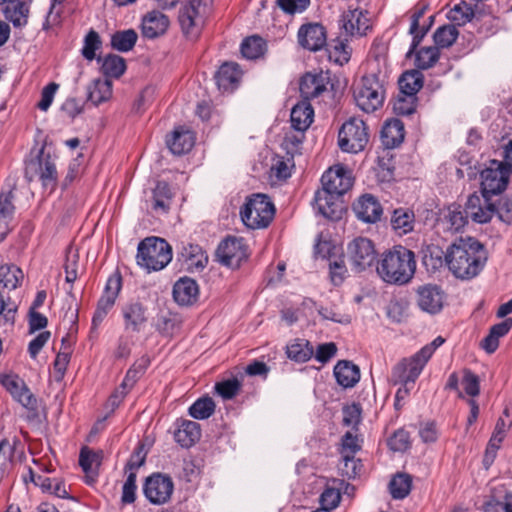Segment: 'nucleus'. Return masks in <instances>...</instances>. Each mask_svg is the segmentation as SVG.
Segmentation results:
<instances>
[{
	"instance_id": "nucleus-1",
	"label": "nucleus",
	"mask_w": 512,
	"mask_h": 512,
	"mask_svg": "<svg viewBox=\"0 0 512 512\" xmlns=\"http://www.w3.org/2000/svg\"><path fill=\"white\" fill-rule=\"evenodd\" d=\"M445 260L454 276L460 279H471L484 268L487 253L484 246L476 239H460L448 249Z\"/></svg>"
},
{
	"instance_id": "nucleus-2",
	"label": "nucleus",
	"mask_w": 512,
	"mask_h": 512,
	"mask_svg": "<svg viewBox=\"0 0 512 512\" xmlns=\"http://www.w3.org/2000/svg\"><path fill=\"white\" fill-rule=\"evenodd\" d=\"M388 77V67L384 61L375 59L369 63V71L354 88V99L361 110L371 113L383 105Z\"/></svg>"
},
{
	"instance_id": "nucleus-3",
	"label": "nucleus",
	"mask_w": 512,
	"mask_h": 512,
	"mask_svg": "<svg viewBox=\"0 0 512 512\" xmlns=\"http://www.w3.org/2000/svg\"><path fill=\"white\" fill-rule=\"evenodd\" d=\"M376 270L385 283L405 285L411 281L415 274V255L404 246H394L381 255Z\"/></svg>"
},
{
	"instance_id": "nucleus-4",
	"label": "nucleus",
	"mask_w": 512,
	"mask_h": 512,
	"mask_svg": "<svg viewBox=\"0 0 512 512\" xmlns=\"http://www.w3.org/2000/svg\"><path fill=\"white\" fill-rule=\"evenodd\" d=\"M172 247L163 238L147 237L138 244L136 262L146 272L164 269L172 260Z\"/></svg>"
},
{
	"instance_id": "nucleus-5",
	"label": "nucleus",
	"mask_w": 512,
	"mask_h": 512,
	"mask_svg": "<svg viewBox=\"0 0 512 512\" xmlns=\"http://www.w3.org/2000/svg\"><path fill=\"white\" fill-rule=\"evenodd\" d=\"M275 215V206L265 194H252L240 209L243 224L249 229H264Z\"/></svg>"
},
{
	"instance_id": "nucleus-6",
	"label": "nucleus",
	"mask_w": 512,
	"mask_h": 512,
	"mask_svg": "<svg viewBox=\"0 0 512 512\" xmlns=\"http://www.w3.org/2000/svg\"><path fill=\"white\" fill-rule=\"evenodd\" d=\"M369 141L366 123L352 117L341 126L338 133V145L343 152L359 153L364 150Z\"/></svg>"
},
{
	"instance_id": "nucleus-7",
	"label": "nucleus",
	"mask_w": 512,
	"mask_h": 512,
	"mask_svg": "<svg viewBox=\"0 0 512 512\" xmlns=\"http://www.w3.org/2000/svg\"><path fill=\"white\" fill-rule=\"evenodd\" d=\"M206 0H187L179 12V24L186 38L196 39L204 26Z\"/></svg>"
},
{
	"instance_id": "nucleus-8",
	"label": "nucleus",
	"mask_w": 512,
	"mask_h": 512,
	"mask_svg": "<svg viewBox=\"0 0 512 512\" xmlns=\"http://www.w3.org/2000/svg\"><path fill=\"white\" fill-rule=\"evenodd\" d=\"M34 175H38L44 190L52 193L58 182V173L54 160L49 154L44 153L42 148L35 160L31 161L26 167V177L33 181Z\"/></svg>"
},
{
	"instance_id": "nucleus-9",
	"label": "nucleus",
	"mask_w": 512,
	"mask_h": 512,
	"mask_svg": "<svg viewBox=\"0 0 512 512\" xmlns=\"http://www.w3.org/2000/svg\"><path fill=\"white\" fill-rule=\"evenodd\" d=\"M123 279L121 273L115 270L107 279L103 293L99 298L96 310L92 317V328L96 329L113 308L122 289Z\"/></svg>"
},
{
	"instance_id": "nucleus-10",
	"label": "nucleus",
	"mask_w": 512,
	"mask_h": 512,
	"mask_svg": "<svg viewBox=\"0 0 512 512\" xmlns=\"http://www.w3.org/2000/svg\"><path fill=\"white\" fill-rule=\"evenodd\" d=\"M347 257L351 268L362 272L373 265L376 259L375 246L368 238H355L347 246Z\"/></svg>"
},
{
	"instance_id": "nucleus-11",
	"label": "nucleus",
	"mask_w": 512,
	"mask_h": 512,
	"mask_svg": "<svg viewBox=\"0 0 512 512\" xmlns=\"http://www.w3.org/2000/svg\"><path fill=\"white\" fill-rule=\"evenodd\" d=\"M174 491V483L170 476L153 473L146 478L143 492L147 500L154 505L166 504Z\"/></svg>"
},
{
	"instance_id": "nucleus-12",
	"label": "nucleus",
	"mask_w": 512,
	"mask_h": 512,
	"mask_svg": "<svg viewBox=\"0 0 512 512\" xmlns=\"http://www.w3.org/2000/svg\"><path fill=\"white\" fill-rule=\"evenodd\" d=\"M508 183V169L504 163L491 160L481 172V188L485 195H495L505 190Z\"/></svg>"
},
{
	"instance_id": "nucleus-13",
	"label": "nucleus",
	"mask_w": 512,
	"mask_h": 512,
	"mask_svg": "<svg viewBox=\"0 0 512 512\" xmlns=\"http://www.w3.org/2000/svg\"><path fill=\"white\" fill-rule=\"evenodd\" d=\"M322 191L343 195L353 185V178L349 170L341 165L329 168L321 178Z\"/></svg>"
},
{
	"instance_id": "nucleus-14",
	"label": "nucleus",
	"mask_w": 512,
	"mask_h": 512,
	"mask_svg": "<svg viewBox=\"0 0 512 512\" xmlns=\"http://www.w3.org/2000/svg\"><path fill=\"white\" fill-rule=\"evenodd\" d=\"M444 302L445 293L435 284H425L416 290V303L423 312L437 314L443 309Z\"/></svg>"
},
{
	"instance_id": "nucleus-15",
	"label": "nucleus",
	"mask_w": 512,
	"mask_h": 512,
	"mask_svg": "<svg viewBox=\"0 0 512 512\" xmlns=\"http://www.w3.org/2000/svg\"><path fill=\"white\" fill-rule=\"evenodd\" d=\"M217 257L221 264L238 268L242 261L247 258V252L242 239L228 237L223 240L217 248Z\"/></svg>"
},
{
	"instance_id": "nucleus-16",
	"label": "nucleus",
	"mask_w": 512,
	"mask_h": 512,
	"mask_svg": "<svg viewBox=\"0 0 512 512\" xmlns=\"http://www.w3.org/2000/svg\"><path fill=\"white\" fill-rule=\"evenodd\" d=\"M297 38L299 45L304 49L319 51L326 45V29L317 22L305 23L300 26Z\"/></svg>"
},
{
	"instance_id": "nucleus-17",
	"label": "nucleus",
	"mask_w": 512,
	"mask_h": 512,
	"mask_svg": "<svg viewBox=\"0 0 512 512\" xmlns=\"http://www.w3.org/2000/svg\"><path fill=\"white\" fill-rule=\"evenodd\" d=\"M2 384L23 407L33 412L37 411V399L22 378L17 375H6Z\"/></svg>"
},
{
	"instance_id": "nucleus-18",
	"label": "nucleus",
	"mask_w": 512,
	"mask_h": 512,
	"mask_svg": "<svg viewBox=\"0 0 512 512\" xmlns=\"http://www.w3.org/2000/svg\"><path fill=\"white\" fill-rule=\"evenodd\" d=\"M15 181L8 180L0 193V242H2L11 230V222L14 217L15 206L13 204Z\"/></svg>"
},
{
	"instance_id": "nucleus-19",
	"label": "nucleus",
	"mask_w": 512,
	"mask_h": 512,
	"mask_svg": "<svg viewBox=\"0 0 512 512\" xmlns=\"http://www.w3.org/2000/svg\"><path fill=\"white\" fill-rule=\"evenodd\" d=\"M361 448L359 439L352 432L348 431L342 437L341 455L344 462L343 473L349 477H356L359 473L360 463L355 459V454Z\"/></svg>"
},
{
	"instance_id": "nucleus-20",
	"label": "nucleus",
	"mask_w": 512,
	"mask_h": 512,
	"mask_svg": "<svg viewBox=\"0 0 512 512\" xmlns=\"http://www.w3.org/2000/svg\"><path fill=\"white\" fill-rule=\"evenodd\" d=\"M489 195H470L465 206V212L474 222L487 223L496 212V208L489 200Z\"/></svg>"
},
{
	"instance_id": "nucleus-21",
	"label": "nucleus",
	"mask_w": 512,
	"mask_h": 512,
	"mask_svg": "<svg viewBox=\"0 0 512 512\" xmlns=\"http://www.w3.org/2000/svg\"><path fill=\"white\" fill-rule=\"evenodd\" d=\"M427 359L420 355L418 351L410 358L403 359L393 369V378L397 382L414 383L421 374Z\"/></svg>"
},
{
	"instance_id": "nucleus-22",
	"label": "nucleus",
	"mask_w": 512,
	"mask_h": 512,
	"mask_svg": "<svg viewBox=\"0 0 512 512\" xmlns=\"http://www.w3.org/2000/svg\"><path fill=\"white\" fill-rule=\"evenodd\" d=\"M315 206L324 217L337 220L344 211V204L341 195L332 192L318 190L314 197Z\"/></svg>"
},
{
	"instance_id": "nucleus-23",
	"label": "nucleus",
	"mask_w": 512,
	"mask_h": 512,
	"mask_svg": "<svg viewBox=\"0 0 512 512\" xmlns=\"http://www.w3.org/2000/svg\"><path fill=\"white\" fill-rule=\"evenodd\" d=\"M356 217L365 223H376L383 215V208L378 199L371 194L360 196L353 204Z\"/></svg>"
},
{
	"instance_id": "nucleus-24",
	"label": "nucleus",
	"mask_w": 512,
	"mask_h": 512,
	"mask_svg": "<svg viewBox=\"0 0 512 512\" xmlns=\"http://www.w3.org/2000/svg\"><path fill=\"white\" fill-rule=\"evenodd\" d=\"M341 27L351 36L364 35L370 28L369 19L358 7L349 6L341 16Z\"/></svg>"
},
{
	"instance_id": "nucleus-25",
	"label": "nucleus",
	"mask_w": 512,
	"mask_h": 512,
	"mask_svg": "<svg viewBox=\"0 0 512 512\" xmlns=\"http://www.w3.org/2000/svg\"><path fill=\"white\" fill-rule=\"evenodd\" d=\"M195 137L193 133L184 127L175 128L166 136V144L169 150L175 155L189 152L194 146Z\"/></svg>"
},
{
	"instance_id": "nucleus-26",
	"label": "nucleus",
	"mask_w": 512,
	"mask_h": 512,
	"mask_svg": "<svg viewBox=\"0 0 512 512\" xmlns=\"http://www.w3.org/2000/svg\"><path fill=\"white\" fill-rule=\"evenodd\" d=\"M199 295V287L192 278L184 277L177 280L173 286L174 300L183 306L196 302Z\"/></svg>"
},
{
	"instance_id": "nucleus-27",
	"label": "nucleus",
	"mask_w": 512,
	"mask_h": 512,
	"mask_svg": "<svg viewBox=\"0 0 512 512\" xmlns=\"http://www.w3.org/2000/svg\"><path fill=\"white\" fill-rule=\"evenodd\" d=\"M173 193L169 185L165 182H158L152 190L149 199L151 210L157 215L168 213L172 203Z\"/></svg>"
},
{
	"instance_id": "nucleus-28",
	"label": "nucleus",
	"mask_w": 512,
	"mask_h": 512,
	"mask_svg": "<svg viewBox=\"0 0 512 512\" xmlns=\"http://www.w3.org/2000/svg\"><path fill=\"white\" fill-rule=\"evenodd\" d=\"M169 26V19L159 11L149 12L142 21V33L147 38L164 34Z\"/></svg>"
},
{
	"instance_id": "nucleus-29",
	"label": "nucleus",
	"mask_w": 512,
	"mask_h": 512,
	"mask_svg": "<svg viewBox=\"0 0 512 512\" xmlns=\"http://www.w3.org/2000/svg\"><path fill=\"white\" fill-rule=\"evenodd\" d=\"M404 124L399 119L387 120L381 130V141L383 145L392 149L401 144L404 140Z\"/></svg>"
},
{
	"instance_id": "nucleus-30",
	"label": "nucleus",
	"mask_w": 512,
	"mask_h": 512,
	"mask_svg": "<svg viewBox=\"0 0 512 512\" xmlns=\"http://www.w3.org/2000/svg\"><path fill=\"white\" fill-rule=\"evenodd\" d=\"M5 18L16 28L27 25L29 17V6L21 0H9L3 10Z\"/></svg>"
},
{
	"instance_id": "nucleus-31",
	"label": "nucleus",
	"mask_w": 512,
	"mask_h": 512,
	"mask_svg": "<svg viewBox=\"0 0 512 512\" xmlns=\"http://www.w3.org/2000/svg\"><path fill=\"white\" fill-rule=\"evenodd\" d=\"M100 453L83 447L79 455V464L85 473V479L88 484L95 482L98 476V468L100 466Z\"/></svg>"
},
{
	"instance_id": "nucleus-32",
	"label": "nucleus",
	"mask_w": 512,
	"mask_h": 512,
	"mask_svg": "<svg viewBox=\"0 0 512 512\" xmlns=\"http://www.w3.org/2000/svg\"><path fill=\"white\" fill-rule=\"evenodd\" d=\"M337 383L344 388L353 387L360 379L359 368L349 361H339L334 367Z\"/></svg>"
},
{
	"instance_id": "nucleus-33",
	"label": "nucleus",
	"mask_w": 512,
	"mask_h": 512,
	"mask_svg": "<svg viewBox=\"0 0 512 512\" xmlns=\"http://www.w3.org/2000/svg\"><path fill=\"white\" fill-rule=\"evenodd\" d=\"M241 77V71L235 63L223 64L215 75L216 83L220 90H232Z\"/></svg>"
},
{
	"instance_id": "nucleus-34",
	"label": "nucleus",
	"mask_w": 512,
	"mask_h": 512,
	"mask_svg": "<svg viewBox=\"0 0 512 512\" xmlns=\"http://www.w3.org/2000/svg\"><path fill=\"white\" fill-rule=\"evenodd\" d=\"M314 111L307 102L296 104L291 111V125L300 132L309 128L313 121Z\"/></svg>"
},
{
	"instance_id": "nucleus-35",
	"label": "nucleus",
	"mask_w": 512,
	"mask_h": 512,
	"mask_svg": "<svg viewBox=\"0 0 512 512\" xmlns=\"http://www.w3.org/2000/svg\"><path fill=\"white\" fill-rule=\"evenodd\" d=\"M326 90L325 79L321 75L307 73L300 82V93L305 99L320 96Z\"/></svg>"
},
{
	"instance_id": "nucleus-36",
	"label": "nucleus",
	"mask_w": 512,
	"mask_h": 512,
	"mask_svg": "<svg viewBox=\"0 0 512 512\" xmlns=\"http://www.w3.org/2000/svg\"><path fill=\"white\" fill-rule=\"evenodd\" d=\"M512 328V318H506L504 321L494 325L490 333L483 339L482 347L488 353H493L499 346V339L505 336Z\"/></svg>"
},
{
	"instance_id": "nucleus-37",
	"label": "nucleus",
	"mask_w": 512,
	"mask_h": 512,
	"mask_svg": "<svg viewBox=\"0 0 512 512\" xmlns=\"http://www.w3.org/2000/svg\"><path fill=\"white\" fill-rule=\"evenodd\" d=\"M200 435V425L197 422L185 420L175 432V440L182 447L188 448L199 440Z\"/></svg>"
},
{
	"instance_id": "nucleus-38",
	"label": "nucleus",
	"mask_w": 512,
	"mask_h": 512,
	"mask_svg": "<svg viewBox=\"0 0 512 512\" xmlns=\"http://www.w3.org/2000/svg\"><path fill=\"white\" fill-rule=\"evenodd\" d=\"M88 100L94 105H99L110 99L112 95V83L109 79H95L87 88Z\"/></svg>"
},
{
	"instance_id": "nucleus-39",
	"label": "nucleus",
	"mask_w": 512,
	"mask_h": 512,
	"mask_svg": "<svg viewBox=\"0 0 512 512\" xmlns=\"http://www.w3.org/2000/svg\"><path fill=\"white\" fill-rule=\"evenodd\" d=\"M98 62L101 63V72L107 78H118L126 70L125 59L115 54L98 57Z\"/></svg>"
},
{
	"instance_id": "nucleus-40",
	"label": "nucleus",
	"mask_w": 512,
	"mask_h": 512,
	"mask_svg": "<svg viewBox=\"0 0 512 512\" xmlns=\"http://www.w3.org/2000/svg\"><path fill=\"white\" fill-rule=\"evenodd\" d=\"M24 279L23 271L14 264L0 266V285L8 290H15Z\"/></svg>"
},
{
	"instance_id": "nucleus-41",
	"label": "nucleus",
	"mask_w": 512,
	"mask_h": 512,
	"mask_svg": "<svg viewBox=\"0 0 512 512\" xmlns=\"http://www.w3.org/2000/svg\"><path fill=\"white\" fill-rule=\"evenodd\" d=\"M287 357L295 362L304 363L314 355V349L309 341L297 339L286 347Z\"/></svg>"
},
{
	"instance_id": "nucleus-42",
	"label": "nucleus",
	"mask_w": 512,
	"mask_h": 512,
	"mask_svg": "<svg viewBox=\"0 0 512 512\" xmlns=\"http://www.w3.org/2000/svg\"><path fill=\"white\" fill-rule=\"evenodd\" d=\"M414 214L407 209H396L391 218V226L398 235H405L414 228Z\"/></svg>"
},
{
	"instance_id": "nucleus-43",
	"label": "nucleus",
	"mask_w": 512,
	"mask_h": 512,
	"mask_svg": "<svg viewBox=\"0 0 512 512\" xmlns=\"http://www.w3.org/2000/svg\"><path fill=\"white\" fill-rule=\"evenodd\" d=\"M423 85V76L417 70L405 72L399 79L400 90L407 96L415 95Z\"/></svg>"
},
{
	"instance_id": "nucleus-44",
	"label": "nucleus",
	"mask_w": 512,
	"mask_h": 512,
	"mask_svg": "<svg viewBox=\"0 0 512 512\" xmlns=\"http://www.w3.org/2000/svg\"><path fill=\"white\" fill-rule=\"evenodd\" d=\"M412 478L409 474L398 473L389 483V490L394 499H404L410 493Z\"/></svg>"
},
{
	"instance_id": "nucleus-45",
	"label": "nucleus",
	"mask_w": 512,
	"mask_h": 512,
	"mask_svg": "<svg viewBox=\"0 0 512 512\" xmlns=\"http://www.w3.org/2000/svg\"><path fill=\"white\" fill-rule=\"evenodd\" d=\"M266 42L259 36H251L243 40L241 53L247 59H257L264 55Z\"/></svg>"
},
{
	"instance_id": "nucleus-46",
	"label": "nucleus",
	"mask_w": 512,
	"mask_h": 512,
	"mask_svg": "<svg viewBox=\"0 0 512 512\" xmlns=\"http://www.w3.org/2000/svg\"><path fill=\"white\" fill-rule=\"evenodd\" d=\"M66 342H67V339L63 338L62 339V345L64 346L63 350L60 351L56 355V358L53 363L52 377L56 382H61L63 380L66 370H67V366L70 362L71 351H70V347L66 346Z\"/></svg>"
},
{
	"instance_id": "nucleus-47",
	"label": "nucleus",
	"mask_w": 512,
	"mask_h": 512,
	"mask_svg": "<svg viewBox=\"0 0 512 512\" xmlns=\"http://www.w3.org/2000/svg\"><path fill=\"white\" fill-rule=\"evenodd\" d=\"M474 11L469 4L461 2L456 4L447 13V18L453 23L452 25L462 26L473 19Z\"/></svg>"
},
{
	"instance_id": "nucleus-48",
	"label": "nucleus",
	"mask_w": 512,
	"mask_h": 512,
	"mask_svg": "<svg viewBox=\"0 0 512 512\" xmlns=\"http://www.w3.org/2000/svg\"><path fill=\"white\" fill-rule=\"evenodd\" d=\"M468 218L469 215L466 214L465 209H462L461 206L458 205L450 206L445 216L448 229L454 232L464 228L468 223Z\"/></svg>"
},
{
	"instance_id": "nucleus-49",
	"label": "nucleus",
	"mask_w": 512,
	"mask_h": 512,
	"mask_svg": "<svg viewBox=\"0 0 512 512\" xmlns=\"http://www.w3.org/2000/svg\"><path fill=\"white\" fill-rule=\"evenodd\" d=\"M78 269L80 274L83 268L79 263V253L77 250L70 247L67 250L66 260L64 263L65 280L67 283L72 284L76 281L78 278Z\"/></svg>"
},
{
	"instance_id": "nucleus-50",
	"label": "nucleus",
	"mask_w": 512,
	"mask_h": 512,
	"mask_svg": "<svg viewBox=\"0 0 512 512\" xmlns=\"http://www.w3.org/2000/svg\"><path fill=\"white\" fill-rule=\"evenodd\" d=\"M459 32L454 25H443L436 29L433 38L438 48L450 47L458 38Z\"/></svg>"
},
{
	"instance_id": "nucleus-51",
	"label": "nucleus",
	"mask_w": 512,
	"mask_h": 512,
	"mask_svg": "<svg viewBox=\"0 0 512 512\" xmlns=\"http://www.w3.org/2000/svg\"><path fill=\"white\" fill-rule=\"evenodd\" d=\"M215 411V403L210 397H202L196 400L189 408V414L194 419L204 420Z\"/></svg>"
},
{
	"instance_id": "nucleus-52",
	"label": "nucleus",
	"mask_w": 512,
	"mask_h": 512,
	"mask_svg": "<svg viewBox=\"0 0 512 512\" xmlns=\"http://www.w3.org/2000/svg\"><path fill=\"white\" fill-rule=\"evenodd\" d=\"M439 48L424 47L415 53V65L417 68L426 70L431 68L439 59Z\"/></svg>"
},
{
	"instance_id": "nucleus-53",
	"label": "nucleus",
	"mask_w": 512,
	"mask_h": 512,
	"mask_svg": "<svg viewBox=\"0 0 512 512\" xmlns=\"http://www.w3.org/2000/svg\"><path fill=\"white\" fill-rule=\"evenodd\" d=\"M424 14L423 10L416 11L411 16V25L409 32L413 35V41L411 43L410 49L408 50L406 57H411V55L415 52L417 46L420 44L422 38L426 34V29H419V20L422 18Z\"/></svg>"
},
{
	"instance_id": "nucleus-54",
	"label": "nucleus",
	"mask_w": 512,
	"mask_h": 512,
	"mask_svg": "<svg viewBox=\"0 0 512 512\" xmlns=\"http://www.w3.org/2000/svg\"><path fill=\"white\" fill-rule=\"evenodd\" d=\"M240 388L241 383L237 378L225 379L215 384V391L225 400L234 398Z\"/></svg>"
},
{
	"instance_id": "nucleus-55",
	"label": "nucleus",
	"mask_w": 512,
	"mask_h": 512,
	"mask_svg": "<svg viewBox=\"0 0 512 512\" xmlns=\"http://www.w3.org/2000/svg\"><path fill=\"white\" fill-rule=\"evenodd\" d=\"M508 429V425L505 420L499 418L495 425L494 432L489 440L488 447L486 450V455L492 454L495 455L496 451L499 449L501 442L505 438L506 431Z\"/></svg>"
},
{
	"instance_id": "nucleus-56",
	"label": "nucleus",
	"mask_w": 512,
	"mask_h": 512,
	"mask_svg": "<svg viewBox=\"0 0 512 512\" xmlns=\"http://www.w3.org/2000/svg\"><path fill=\"white\" fill-rule=\"evenodd\" d=\"M101 44L99 34L94 30H90L84 39V45L82 48L83 57L89 61L95 59L96 51L100 49Z\"/></svg>"
},
{
	"instance_id": "nucleus-57",
	"label": "nucleus",
	"mask_w": 512,
	"mask_h": 512,
	"mask_svg": "<svg viewBox=\"0 0 512 512\" xmlns=\"http://www.w3.org/2000/svg\"><path fill=\"white\" fill-rule=\"evenodd\" d=\"M388 445L395 452H404L410 447L409 433L403 429L396 431L388 440Z\"/></svg>"
},
{
	"instance_id": "nucleus-58",
	"label": "nucleus",
	"mask_w": 512,
	"mask_h": 512,
	"mask_svg": "<svg viewBox=\"0 0 512 512\" xmlns=\"http://www.w3.org/2000/svg\"><path fill=\"white\" fill-rule=\"evenodd\" d=\"M461 385L465 393L470 397H475L480 392L479 378L470 370L463 371Z\"/></svg>"
},
{
	"instance_id": "nucleus-59",
	"label": "nucleus",
	"mask_w": 512,
	"mask_h": 512,
	"mask_svg": "<svg viewBox=\"0 0 512 512\" xmlns=\"http://www.w3.org/2000/svg\"><path fill=\"white\" fill-rule=\"evenodd\" d=\"M278 6L287 14L304 12L310 5V0H277Z\"/></svg>"
},
{
	"instance_id": "nucleus-60",
	"label": "nucleus",
	"mask_w": 512,
	"mask_h": 512,
	"mask_svg": "<svg viewBox=\"0 0 512 512\" xmlns=\"http://www.w3.org/2000/svg\"><path fill=\"white\" fill-rule=\"evenodd\" d=\"M341 495L338 489L327 487L320 496L321 508L332 510L340 502Z\"/></svg>"
},
{
	"instance_id": "nucleus-61",
	"label": "nucleus",
	"mask_w": 512,
	"mask_h": 512,
	"mask_svg": "<svg viewBox=\"0 0 512 512\" xmlns=\"http://www.w3.org/2000/svg\"><path fill=\"white\" fill-rule=\"evenodd\" d=\"M319 315L325 319L330 320L340 324H348L350 323V317L344 313H341L335 307H320L318 309Z\"/></svg>"
},
{
	"instance_id": "nucleus-62",
	"label": "nucleus",
	"mask_w": 512,
	"mask_h": 512,
	"mask_svg": "<svg viewBox=\"0 0 512 512\" xmlns=\"http://www.w3.org/2000/svg\"><path fill=\"white\" fill-rule=\"evenodd\" d=\"M59 85L57 83H49L46 85L41 92V99L37 104V107L41 111H47L49 107L51 106L55 93L58 90Z\"/></svg>"
},
{
	"instance_id": "nucleus-63",
	"label": "nucleus",
	"mask_w": 512,
	"mask_h": 512,
	"mask_svg": "<svg viewBox=\"0 0 512 512\" xmlns=\"http://www.w3.org/2000/svg\"><path fill=\"white\" fill-rule=\"evenodd\" d=\"M361 421V408L357 404L347 406L343 410V422L347 426L355 428Z\"/></svg>"
},
{
	"instance_id": "nucleus-64",
	"label": "nucleus",
	"mask_w": 512,
	"mask_h": 512,
	"mask_svg": "<svg viewBox=\"0 0 512 512\" xmlns=\"http://www.w3.org/2000/svg\"><path fill=\"white\" fill-rule=\"evenodd\" d=\"M496 212L501 221L512 224V197L502 198Z\"/></svg>"
}]
</instances>
